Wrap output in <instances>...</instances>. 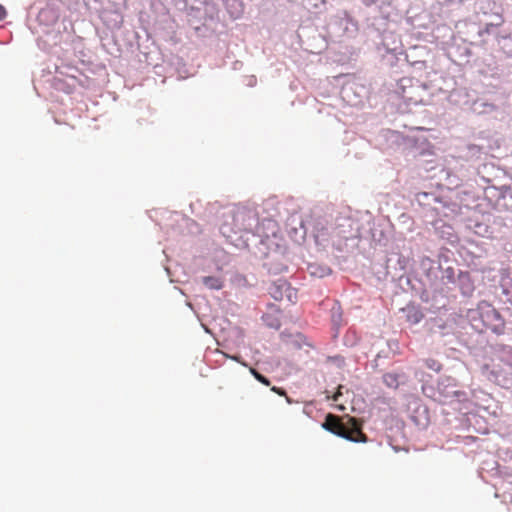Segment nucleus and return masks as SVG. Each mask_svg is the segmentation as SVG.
I'll return each instance as SVG.
<instances>
[{"label": "nucleus", "instance_id": "nucleus-1", "mask_svg": "<svg viewBox=\"0 0 512 512\" xmlns=\"http://www.w3.org/2000/svg\"><path fill=\"white\" fill-rule=\"evenodd\" d=\"M362 237L359 222L350 217H338L331 225L323 218L313 224L312 238L323 248L331 245L341 252L353 249Z\"/></svg>", "mask_w": 512, "mask_h": 512}, {"label": "nucleus", "instance_id": "nucleus-2", "mask_svg": "<svg viewBox=\"0 0 512 512\" xmlns=\"http://www.w3.org/2000/svg\"><path fill=\"white\" fill-rule=\"evenodd\" d=\"M389 16L367 15L362 23L363 33L376 45L379 53L390 51L401 53L400 37L388 28Z\"/></svg>", "mask_w": 512, "mask_h": 512}, {"label": "nucleus", "instance_id": "nucleus-3", "mask_svg": "<svg viewBox=\"0 0 512 512\" xmlns=\"http://www.w3.org/2000/svg\"><path fill=\"white\" fill-rule=\"evenodd\" d=\"M467 319L470 328L479 335L487 329L497 336L504 335L506 332L504 317L487 301H481L476 309L468 310Z\"/></svg>", "mask_w": 512, "mask_h": 512}, {"label": "nucleus", "instance_id": "nucleus-4", "mask_svg": "<svg viewBox=\"0 0 512 512\" xmlns=\"http://www.w3.org/2000/svg\"><path fill=\"white\" fill-rule=\"evenodd\" d=\"M422 392L426 397L441 404H464L469 401V395L462 390L457 380L451 376H440L433 383H424Z\"/></svg>", "mask_w": 512, "mask_h": 512}, {"label": "nucleus", "instance_id": "nucleus-5", "mask_svg": "<svg viewBox=\"0 0 512 512\" xmlns=\"http://www.w3.org/2000/svg\"><path fill=\"white\" fill-rule=\"evenodd\" d=\"M229 216L232 219L231 223L225 222L220 230L223 235H226L228 232H233L237 234L239 232H243L245 234H252V239L255 242H259L261 246H266L269 238H259L254 234V230L258 228L259 225V217L258 212L251 207H236L229 212Z\"/></svg>", "mask_w": 512, "mask_h": 512}, {"label": "nucleus", "instance_id": "nucleus-6", "mask_svg": "<svg viewBox=\"0 0 512 512\" xmlns=\"http://www.w3.org/2000/svg\"><path fill=\"white\" fill-rule=\"evenodd\" d=\"M414 201L428 212L435 215L448 216L457 213L459 205L438 191H420L415 194Z\"/></svg>", "mask_w": 512, "mask_h": 512}, {"label": "nucleus", "instance_id": "nucleus-7", "mask_svg": "<svg viewBox=\"0 0 512 512\" xmlns=\"http://www.w3.org/2000/svg\"><path fill=\"white\" fill-rule=\"evenodd\" d=\"M320 220L322 218H313L310 215L293 212L286 219V232L295 243L302 244L308 236L312 237L313 224Z\"/></svg>", "mask_w": 512, "mask_h": 512}, {"label": "nucleus", "instance_id": "nucleus-8", "mask_svg": "<svg viewBox=\"0 0 512 512\" xmlns=\"http://www.w3.org/2000/svg\"><path fill=\"white\" fill-rule=\"evenodd\" d=\"M421 268L424 271L425 278L430 282V286L437 284L441 279L443 284H454L457 281V272L452 266L443 267L440 261L430 258H424L421 261Z\"/></svg>", "mask_w": 512, "mask_h": 512}, {"label": "nucleus", "instance_id": "nucleus-9", "mask_svg": "<svg viewBox=\"0 0 512 512\" xmlns=\"http://www.w3.org/2000/svg\"><path fill=\"white\" fill-rule=\"evenodd\" d=\"M269 242L270 240L267 242L266 246H263L267 251L259 247V251L264 255L262 268L269 275H280L287 272L289 261L288 257L285 255V248L277 245L275 248L271 249Z\"/></svg>", "mask_w": 512, "mask_h": 512}, {"label": "nucleus", "instance_id": "nucleus-10", "mask_svg": "<svg viewBox=\"0 0 512 512\" xmlns=\"http://www.w3.org/2000/svg\"><path fill=\"white\" fill-rule=\"evenodd\" d=\"M327 29L331 36L335 37H354L361 29L357 23L346 11L337 12L331 16L327 22Z\"/></svg>", "mask_w": 512, "mask_h": 512}, {"label": "nucleus", "instance_id": "nucleus-11", "mask_svg": "<svg viewBox=\"0 0 512 512\" xmlns=\"http://www.w3.org/2000/svg\"><path fill=\"white\" fill-rule=\"evenodd\" d=\"M342 416L329 413L326 415L321 427L329 433L354 443H367V436L354 437L344 430Z\"/></svg>", "mask_w": 512, "mask_h": 512}, {"label": "nucleus", "instance_id": "nucleus-12", "mask_svg": "<svg viewBox=\"0 0 512 512\" xmlns=\"http://www.w3.org/2000/svg\"><path fill=\"white\" fill-rule=\"evenodd\" d=\"M485 195L487 199L494 201L497 210L512 212V183L500 187H488Z\"/></svg>", "mask_w": 512, "mask_h": 512}, {"label": "nucleus", "instance_id": "nucleus-13", "mask_svg": "<svg viewBox=\"0 0 512 512\" xmlns=\"http://www.w3.org/2000/svg\"><path fill=\"white\" fill-rule=\"evenodd\" d=\"M468 96L469 94L465 89H457L450 94V99L459 105L468 106L469 109L477 114L490 113L496 110V106L493 103H489L481 98H477L470 103L467 99Z\"/></svg>", "mask_w": 512, "mask_h": 512}, {"label": "nucleus", "instance_id": "nucleus-14", "mask_svg": "<svg viewBox=\"0 0 512 512\" xmlns=\"http://www.w3.org/2000/svg\"><path fill=\"white\" fill-rule=\"evenodd\" d=\"M418 297L422 302L429 305V309L436 313L445 309L448 305V298L444 295L442 289L437 288V284L430 286V282L426 281L423 286V295L419 293Z\"/></svg>", "mask_w": 512, "mask_h": 512}, {"label": "nucleus", "instance_id": "nucleus-15", "mask_svg": "<svg viewBox=\"0 0 512 512\" xmlns=\"http://www.w3.org/2000/svg\"><path fill=\"white\" fill-rule=\"evenodd\" d=\"M409 419L418 430H426L430 424L429 408L419 398H413L407 405Z\"/></svg>", "mask_w": 512, "mask_h": 512}, {"label": "nucleus", "instance_id": "nucleus-16", "mask_svg": "<svg viewBox=\"0 0 512 512\" xmlns=\"http://www.w3.org/2000/svg\"><path fill=\"white\" fill-rule=\"evenodd\" d=\"M494 294L500 302L512 305V272L500 269L499 282L494 287Z\"/></svg>", "mask_w": 512, "mask_h": 512}, {"label": "nucleus", "instance_id": "nucleus-17", "mask_svg": "<svg viewBox=\"0 0 512 512\" xmlns=\"http://www.w3.org/2000/svg\"><path fill=\"white\" fill-rule=\"evenodd\" d=\"M398 279V286L405 292L411 291L415 296L419 293L423 295V286L427 281L426 278H419L413 274L403 272L396 277Z\"/></svg>", "mask_w": 512, "mask_h": 512}, {"label": "nucleus", "instance_id": "nucleus-18", "mask_svg": "<svg viewBox=\"0 0 512 512\" xmlns=\"http://www.w3.org/2000/svg\"><path fill=\"white\" fill-rule=\"evenodd\" d=\"M35 15V20L44 26H50L54 24L58 19V14L56 11L50 7H44L41 9H37L35 7H30L27 12V22L30 23L33 16ZM30 25V24H28ZM31 29V26H29Z\"/></svg>", "mask_w": 512, "mask_h": 512}, {"label": "nucleus", "instance_id": "nucleus-19", "mask_svg": "<svg viewBox=\"0 0 512 512\" xmlns=\"http://www.w3.org/2000/svg\"><path fill=\"white\" fill-rule=\"evenodd\" d=\"M269 294L277 301L286 297L289 301L296 296V291L290 286L285 279L279 278L269 287Z\"/></svg>", "mask_w": 512, "mask_h": 512}, {"label": "nucleus", "instance_id": "nucleus-20", "mask_svg": "<svg viewBox=\"0 0 512 512\" xmlns=\"http://www.w3.org/2000/svg\"><path fill=\"white\" fill-rule=\"evenodd\" d=\"M464 298H471L475 292V281L468 271L458 270L457 281L455 283Z\"/></svg>", "mask_w": 512, "mask_h": 512}, {"label": "nucleus", "instance_id": "nucleus-21", "mask_svg": "<svg viewBox=\"0 0 512 512\" xmlns=\"http://www.w3.org/2000/svg\"><path fill=\"white\" fill-rule=\"evenodd\" d=\"M409 259L401 254L392 253L386 260V273L395 279L399 274L397 271L405 272Z\"/></svg>", "mask_w": 512, "mask_h": 512}, {"label": "nucleus", "instance_id": "nucleus-22", "mask_svg": "<svg viewBox=\"0 0 512 512\" xmlns=\"http://www.w3.org/2000/svg\"><path fill=\"white\" fill-rule=\"evenodd\" d=\"M343 428L351 436L360 437L367 436L363 433V420L348 414L342 416Z\"/></svg>", "mask_w": 512, "mask_h": 512}, {"label": "nucleus", "instance_id": "nucleus-23", "mask_svg": "<svg viewBox=\"0 0 512 512\" xmlns=\"http://www.w3.org/2000/svg\"><path fill=\"white\" fill-rule=\"evenodd\" d=\"M401 311L404 313L407 322L412 325L419 324L424 318L420 305L414 302L408 303Z\"/></svg>", "mask_w": 512, "mask_h": 512}, {"label": "nucleus", "instance_id": "nucleus-24", "mask_svg": "<svg viewBox=\"0 0 512 512\" xmlns=\"http://www.w3.org/2000/svg\"><path fill=\"white\" fill-rule=\"evenodd\" d=\"M492 351L500 362L512 368V345L496 343L492 346Z\"/></svg>", "mask_w": 512, "mask_h": 512}, {"label": "nucleus", "instance_id": "nucleus-25", "mask_svg": "<svg viewBox=\"0 0 512 512\" xmlns=\"http://www.w3.org/2000/svg\"><path fill=\"white\" fill-rule=\"evenodd\" d=\"M383 383L391 389H398L400 386L405 385L408 381V376L402 372H387L382 377Z\"/></svg>", "mask_w": 512, "mask_h": 512}, {"label": "nucleus", "instance_id": "nucleus-26", "mask_svg": "<svg viewBox=\"0 0 512 512\" xmlns=\"http://www.w3.org/2000/svg\"><path fill=\"white\" fill-rule=\"evenodd\" d=\"M331 313V325L334 330V338H336L339 334V330L343 325V312L339 302H334L333 306L330 309Z\"/></svg>", "mask_w": 512, "mask_h": 512}, {"label": "nucleus", "instance_id": "nucleus-27", "mask_svg": "<svg viewBox=\"0 0 512 512\" xmlns=\"http://www.w3.org/2000/svg\"><path fill=\"white\" fill-rule=\"evenodd\" d=\"M307 273L314 278H324L332 273V269L325 264L309 262L306 264Z\"/></svg>", "mask_w": 512, "mask_h": 512}, {"label": "nucleus", "instance_id": "nucleus-28", "mask_svg": "<svg viewBox=\"0 0 512 512\" xmlns=\"http://www.w3.org/2000/svg\"><path fill=\"white\" fill-rule=\"evenodd\" d=\"M493 3L490 0H472L468 5L475 14H487L492 9Z\"/></svg>", "mask_w": 512, "mask_h": 512}, {"label": "nucleus", "instance_id": "nucleus-29", "mask_svg": "<svg viewBox=\"0 0 512 512\" xmlns=\"http://www.w3.org/2000/svg\"><path fill=\"white\" fill-rule=\"evenodd\" d=\"M379 54L381 55L382 62L384 65L394 67L398 64V62L400 60H403L404 52H403V50H401V53L390 52V51H386V52L381 51V53H379Z\"/></svg>", "mask_w": 512, "mask_h": 512}, {"label": "nucleus", "instance_id": "nucleus-30", "mask_svg": "<svg viewBox=\"0 0 512 512\" xmlns=\"http://www.w3.org/2000/svg\"><path fill=\"white\" fill-rule=\"evenodd\" d=\"M436 233L443 239H446L450 243H454L457 240V236L454 233L452 226L441 223L440 226H435Z\"/></svg>", "mask_w": 512, "mask_h": 512}, {"label": "nucleus", "instance_id": "nucleus-31", "mask_svg": "<svg viewBox=\"0 0 512 512\" xmlns=\"http://www.w3.org/2000/svg\"><path fill=\"white\" fill-rule=\"evenodd\" d=\"M470 228L481 237H491L493 234L492 228L485 222L474 221Z\"/></svg>", "mask_w": 512, "mask_h": 512}, {"label": "nucleus", "instance_id": "nucleus-32", "mask_svg": "<svg viewBox=\"0 0 512 512\" xmlns=\"http://www.w3.org/2000/svg\"><path fill=\"white\" fill-rule=\"evenodd\" d=\"M202 284L210 290H220L223 288L224 281L218 276L201 277Z\"/></svg>", "mask_w": 512, "mask_h": 512}, {"label": "nucleus", "instance_id": "nucleus-33", "mask_svg": "<svg viewBox=\"0 0 512 512\" xmlns=\"http://www.w3.org/2000/svg\"><path fill=\"white\" fill-rule=\"evenodd\" d=\"M179 225L180 227H184L189 234H197L200 232L199 225L193 219H190L186 216L179 215Z\"/></svg>", "mask_w": 512, "mask_h": 512}, {"label": "nucleus", "instance_id": "nucleus-34", "mask_svg": "<svg viewBox=\"0 0 512 512\" xmlns=\"http://www.w3.org/2000/svg\"><path fill=\"white\" fill-rule=\"evenodd\" d=\"M358 341H359V337H358L356 331L351 328L348 329L346 334L343 337V344L346 347H354L357 345Z\"/></svg>", "mask_w": 512, "mask_h": 512}, {"label": "nucleus", "instance_id": "nucleus-35", "mask_svg": "<svg viewBox=\"0 0 512 512\" xmlns=\"http://www.w3.org/2000/svg\"><path fill=\"white\" fill-rule=\"evenodd\" d=\"M420 53H426L425 47H413L409 52L404 53L403 60L406 62H409L411 64V61H414L417 54Z\"/></svg>", "mask_w": 512, "mask_h": 512}, {"label": "nucleus", "instance_id": "nucleus-36", "mask_svg": "<svg viewBox=\"0 0 512 512\" xmlns=\"http://www.w3.org/2000/svg\"><path fill=\"white\" fill-rule=\"evenodd\" d=\"M371 237L374 242H376L379 245H385L386 244V236L381 229H371Z\"/></svg>", "mask_w": 512, "mask_h": 512}, {"label": "nucleus", "instance_id": "nucleus-37", "mask_svg": "<svg viewBox=\"0 0 512 512\" xmlns=\"http://www.w3.org/2000/svg\"><path fill=\"white\" fill-rule=\"evenodd\" d=\"M487 371L486 376L490 381L495 382L498 385L503 386L501 378V372L495 369H489L488 366H485Z\"/></svg>", "mask_w": 512, "mask_h": 512}, {"label": "nucleus", "instance_id": "nucleus-38", "mask_svg": "<svg viewBox=\"0 0 512 512\" xmlns=\"http://www.w3.org/2000/svg\"><path fill=\"white\" fill-rule=\"evenodd\" d=\"M424 365L426 368L435 372H439L442 369V364L438 360L432 358L426 359L424 361Z\"/></svg>", "mask_w": 512, "mask_h": 512}, {"label": "nucleus", "instance_id": "nucleus-39", "mask_svg": "<svg viewBox=\"0 0 512 512\" xmlns=\"http://www.w3.org/2000/svg\"><path fill=\"white\" fill-rule=\"evenodd\" d=\"M326 361L329 363H333L340 369L343 368L346 363L345 358L341 355L328 356Z\"/></svg>", "mask_w": 512, "mask_h": 512}, {"label": "nucleus", "instance_id": "nucleus-40", "mask_svg": "<svg viewBox=\"0 0 512 512\" xmlns=\"http://www.w3.org/2000/svg\"><path fill=\"white\" fill-rule=\"evenodd\" d=\"M250 373L254 376V378L262 383L263 385H270V380L264 376L263 374H261L258 370H256L255 368H250Z\"/></svg>", "mask_w": 512, "mask_h": 512}, {"label": "nucleus", "instance_id": "nucleus-41", "mask_svg": "<svg viewBox=\"0 0 512 512\" xmlns=\"http://www.w3.org/2000/svg\"><path fill=\"white\" fill-rule=\"evenodd\" d=\"M447 328V325L442 320H436L435 324L432 327L433 333H440L442 335H445V329Z\"/></svg>", "mask_w": 512, "mask_h": 512}, {"label": "nucleus", "instance_id": "nucleus-42", "mask_svg": "<svg viewBox=\"0 0 512 512\" xmlns=\"http://www.w3.org/2000/svg\"><path fill=\"white\" fill-rule=\"evenodd\" d=\"M390 355H391V354L387 351V349H382V350H380V351L377 353L376 358H375V359H374V361H373V362H374V364H373V365H374L375 367L380 366V360H381L382 358H389V357H390Z\"/></svg>", "mask_w": 512, "mask_h": 512}, {"label": "nucleus", "instance_id": "nucleus-43", "mask_svg": "<svg viewBox=\"0 0 512 512\" xmlns=\"http://www.w3.org/2000/svg\"><path fill=\"white\" fill-rule=\"evenodd\" d=\"M481 147L476 144L467 145L468 155L471 157H478L481 153Z\"/></svg>", "mask_w": 512, "mask_h": 512}, {"label": "nucleus", "instance_id": "nucleus-44", "mask_svg": "<svg viewBox=\"0 0 512 512\" xmlns=\"http://www.w3.org/2000/svg\"><path fill=\"white\" fill-rule=\"evenodd\" d=\"M387 351L394 355L396 354L397 350H398V342L396 340H389L387 341Z\"/></svg>", "mask_w": 512, "mask_h": 512}, {"label": "nucleus", "instance_id": "nucleus-45", "mask_svg": "<svg viewBox=\"0 0 512 512\" xmlns=\"http://www.w3.org/2000/svg\"><path fill=\"white\" fill-rule=\"evenodd\" d=\"M411 65L416 70H422L426 67V61L425 60H414V61H411Z\"/></svg>", "mask_w": 512, "mask_h": 512}, {"label": "nucleus", "instance_id": "nucleus-46", "mask_svg": "<svg viewBox=\"0 0 512 512\" xmlns=\"http://www.w3.org/2000/svg\"><path fill=\"white\" fill-rule=\"evenodd\" d=\"M267 326H269L270 328H274L276 330H278L281 326L280 324V321L276 318H271L269 321L267 320Z\"/></svg>", "mask_w": 512, "mask_h": 512}, {"label": "nucleus", "instance_id": "nucleus-47", "mask_svg": "<svg viewBox=\"0 0 512 512\" xmlns=\"http://www.w3.org/2000/svg\"><path fill=\"white\" fill-rule=\"evenodd\" d=\"M172 64L175 65L177 67L178 72L181 73L179 67L180 66H184L183 59L178 57V56H173L172 57Z\"/></svg>", "mask_w": 512, "mask_h": 512}, {"label": "nucleus", "instance_id": "nucleus-48", "mask_svg": "<svg viewBox=\"0 0 512 512\" xmlns=\"http://www.w3.org/2000/svg\"><path fill=\"white\" fill-rule=\"evenodd\" d=\"M503 22H504V20H503L502 16L499 14H495L493 21H491V26L498 27V26L502 25Z\"/></svg>", "mask_w": 512, "mask_h": 512}, {"label": "nucleus", "instance_id": "nucleus-49", "mask_svg": "<svg viewBox=\"0 0 512 512\" xmlns=\"http://www.w3.org/2000/svg\"><path fill=\"white\" fill-rule=\"evenodd\" d=\"M502 39H503V41H504V44L502 45V49L504 50V52H505L508 56L512 57V49H508V50H507V49H506V44H505V42H506V41H508V40H511V38H510V37H506V36H505V37H502Z\"/></svg>", "mask_w": 512, "mask_h": 512}, {"label": "nucleus", "instance_id": "nucleus-50", "mask_svg": "<svg viewBox=\"0 0 512 512\" xmlns=\"http://www.w3.org/2000/svg\"><path fill=\"white\" fill-rule=\"evenodd\" d=\"M271 390L279 395H285V390L281 387L273 386Z\"/></svg>", "mask_w": 512, "mask_h": 512}, {"label": "nucleus", "instance_id": "nucleus-51", "mask_svg": "<svg viewBox=\"0 0 512 512\" xmlns=\"http://www.w3.org/2000/svg\"><path fill=\"white\" fill-rule=\"evenodd\" d=\"M472 0H450V3H459L462 5H469Z\"/></svg>", "mask_w": 512, "mask_h": 512}, {"label": "nucleus", "instance_id": "nucleus-52", "mask_svg": "<svg viewBox=\"0 0 512 512\" xmlns=\"http://www.w3.org/2000/svg\"><path fill=\"white\" fill-rule=\"evenodd\" d=\"M497 28L496 26H491V22L486 24L485 31L486 33L490 34L493 32V30Z\"/></svg>", "mask_w": 512, "mask_h": 512}, {"label": "nucleus", "instance_id": "nucleus-53", "mask_svg": "<svg viewBox=\"0 0 512 512\" xmlns=\"http://www.w3.org/2000/svg\"><path fill=\"white\" fill-rule=\"evenodd\" d=\"M57 73H59L60 75H67L69 76L71 79H76V76L74 74H70L68 72H64L62 70H60L59 68H57Z\"/></svg>", "mask_w": 512, "mask_h": 512}, {"label": "nucleus", "instance_id": "nucleus-54", "mask_svg": "<svg viewBox=\"0 0 512 512\" xmlns=\"http://www.w3.org/2000/svg\"><path fill=\"white\" fill-rule=\"evenodd\" d=\"M6 16V9L3 5L0 4V21H2Z\"/></svg>", "mask_w": 512, "mask_h": 512}, {"label": "nucleus", "instance_id": "nucleus-55", "mask_svg": "<svg viewBox=\"0 0 512 512\" xmlns=\"http://www.w3.org/2000/svg\"><path fill=\"white\" fill-rule=\"evenodd\" d=\"M232 359L243 364V362L240 361V356H238V355L233 356Z\"/></svg>", "mask_w": 512, "mask_h": 512}, {"label": "nucleus", "instance_id": "nucleus-56", "mask_svg": "<svg viewBox=\"0 0 512 512\" xmlns=\"http://www.w3.org/2000/svg\"><path fill=\"white\" fill-rule=\"evenodd\" d=\"M67 69H68L69 71H77V70H76L75 68H73V67H68Z\"/></svg>", "mask_w": 512, "mask_h": 512}]
</instances>
